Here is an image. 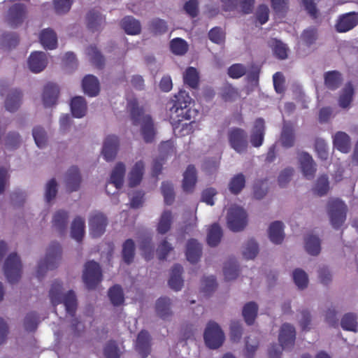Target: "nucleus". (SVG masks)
I'll list each match as a JSON object with an SVG mask.
<instances>
[{
	"label": "nucleus",
	"instance_id": "obj_1",
	"mask_svg": "<svg viewBox=\"0 0 358 358\" xmlns=\"http://www.w3.org/2000/svg\"><path fill=\"white\" fill-rule=\"evenodd\" d=\"M194 103V101L189 93L185 90H180L167 103L169 121L174 130L178 128L183 120H191L189 124H182L180 131H185L182 135L192 132V124L195 122L194 119L199 114V110L192 106Z\"/></svg>",
	"mask_w": 358,
	"mask_h": 358
},
{
	"label": "nucleus",
	"instance_id": "obj_2",
	"mask_svg": "<svg viewBox=\"0 0 358 358\" xmlns=\"http://www.w3.org/2000/svg\"><path fill=\"white\" fill-rule=\"evenodd\" d=\"M127 107L131 123L134 126L140 127V133L143 141L147 143L153 142L156 129L152 116L145 113L144 107L139 106L136 99L130 100Z\"/></svg>",
	"mask_w": 358,
	"mask_h": 358
},
{
	"label": "nucleus",
	"instance_id": "obj_3",
	"mask_svg": "<svg viewBox=\"0 0 358 358\" xmlns=\"http://www.w3.org/2000/svg\"><path fill=\"white\" fill-rule=\"evenodd\" d=\"M49 296L53 306L63 303L66 312L74 317L77 310V299L75 292L69 290L67 293H62V283L60 281L55 280L52 284L49 292Z\"/></svg>",
	"mask_w": 358,
	"mask_h": 358
},
{
	"label": "nucleus",
	"instance_id": "obj_4",
	"mask_svg": "<svg viewBox=\"0 0 358 358\" xmlns=\"http://www.w3.org/2000/svg\"><path fill=\"white\" fill-rule=\"evenodd\" d=\"M296 331L289 324H283L280 328L278 340L280 348L277 344L272 345L268 349L269 358H280L282 350L292 348L294 345Z\"/></svg>",
	"mask_w": 358,
	"mask_h": 358
},
{
	"label": "nucleus",
	"instance_id": "obj_5",
	"mask_svg": "<svg viewBox=\"0 0 358 358\" xmlns=\"http://www.w3.org/2000/svg\"><path fill=\"white\" fill-rule=\"evenodd\" d=\"M61 255L62 248L59 243L57 242L51 243L48 248L45 259L38 265L37 278L43 277L47 270H52L57 268L61 259Z\"/></svg>",
	"mask_w": 358,
	"mask_h": 358
},
{
	"label": "nucleus",
	"instance_id": "obj_6",
	"mask_svg": "<svg viewBox=\"0 0 358 358\" xmlns=\"http://www.w3.org/2000/svg\"><path fill=\"white\" fill-rule=\"evenodd\" d=\"M348 208L339 199H331L328 202L327 213L332 227L338 229L346 220Z\"/></svg>",
	"mask_w": 358,
	"mask_h": 358
},
{
	"label": "nucleus",
	"instance_id": "obj_7",
	"mask_svg": "<svg viewBox=\"0 0 358 358\" xmlns=\"http://www.w3.org/2000/svg\"><path fill=\"white\" fill-rule=\"evenodd\" d=\"M83 282L88 289H94L102 280V272L99 264L94 261L85 264L83 273Z\"/></svg>",
	"mask_w": 358,
	"mask_h": 358
},
{
	"label": "nucleus",
	"instance_id": "obj_8",
	"mask_svg": "<svg viewBox=\"0 0 358 358\" xmlns=\"http://www.w3.org/2000/svg\"><path fill=\"white\" fill-rule=\"evenodd\" d=\"M3 271L10 284L18 282L22 274V263L17 253L13 252L8 255L4 262Z\"/></svg>",
	"mask_w": 358,
	"mask_h": 358
},
{
	"label": "nucleus",
	"instance_id": "obj_9",
	"mask_svg": "<svg viewBox=\"0 0 358 358\" xmlns=\"http://www.w3.org/2000/svg\"><path fill=\"white\" fill-rule=\"evenodd\" d=\"M203 338L206 345L211 349L218 348L224 341L222 330L216 322L213 321L208 323L203 334Z\"/></svg>",
	"mask_w": 358,
	"mask_h": 358
},
{
	"label": "nucleus",
	"instance_id": "obj_10",
	"mask_svg": "<svg viewBox=\"0 0 358 358\" xmlns=\"http://www.w3.org/2000/svg\"><path fill=\"white\" fill-rule=\"evenodd\" d=\"M248 224V216L243 208L237 206H231L227 213V224L233 231H242Z\"/></svg>",
	"mask_w": 358,
	"mask_h": 358
},
{
	"label": "nucleus",
	"instance_id": "obj_11",
	"mask_svg": "<svg viewBox=\"0 0 358 358\" xmlns=\"http://www.w3.org/2000/svg\"><path fill=\"white\" fill-rule=\"evenodd\" d=\"M230 146L237 152L243 153L247 150L248 134L245 130L238 127L231 128L228 132Z\"/></svg>",
	"mask_w": 358,
	"mask_h": 358
},
{
	"label": "nucleus",
	"instance_id": "obj_12",
	"mask_svg": "<svg viewBox=\"0 0 358 358\" xmlns=\"http://www.w3.org/2000/svg\"><path fill=\"white\" fill-rule=\"evenodd\" d=\"M108 224L106 216L99 211H95L89 217V227L90 234L93 238H98L102 236Z\"/></svg>",
	"mask_w": 358,
	"mask_h": 358
},
{
	"label": "nucleus",
	"instance_id": "obj_13",
	"mask_svg": "<svg viewBox=\"0 0 358 358\" xmlns=\"http://www.w3.org/2000/svg\"><path fill=\"white\" fill-rule=\"evenodd\" d=\"M358 24V12H349L341 15L335 24L336 30L339 33L347 32Z\"/></svg>",
	"mask_w": 358,
	"mask_h": 358
},
{
	"label": "nucleus",
	"instance_id": "obj_14",
	"mask_svg": "<svg viewBox=\"0 0 358 358\" xmlns=\"http://www.w3.org/2000/svg\"><path fill=\"white\" fill-rule=\"evenodd\" d=\"M27 14L26 6L22 3H15L10 7L8 13V24L13 28L20 25Z\"/></svg>",
	"mask_w": 358,
	"mask_h": 358
},
{
	"label": "nucleus",
	"instance_id": "obj_15",
	"mask_svg": "<svg viewBox=\"0 0 358 358\" xmlns=\"http://www.w3.org/2000/svg\"><path fill=\"white\" fill-rule=\"evenodd\" d=\"M135 350L141 358H146L151 352V337L146 330H141L136 338Z\"/></svg>",
	"mask_w": 358,
	"mask_h": 358
},
{
	"label": "nucleus",
	"instance_id": "obj_16",
	"mask_svg": "<svg viewBox=\"0 0 358 358\" xmlns=\"http://www.w3.org/2000/svg\"><path fill=\"white\" fill-rule=\"evenodd\" d=\"M299 162L303 175L308 180L313 179L317 169L312 156L306 152H299Z\"/></svg>",
	"mask_w": 358,
	"mask_h": 358
},
{
	"label": "nucleus",
	"instance_id": "obj_17",
	"mask_svg": "<svg viewBox=\"0 0 358 358\" xmlns=\"http://www.w3.org/2000/svg\"><path fill=\"white\" fill-rule=\"evenodd\" d=\"M119 140L115 135L108 136L103 143L101 153L107 162L113 161L117 152Z\"/></svg>",
	"mask_w": 358,
	"mask_h": 358
},
{
	"label": "nucleus",
	"instance_id": "obj_18",
	"mask_svg": "<svg viewBox=\"0 0 358 358\" xmlns=\"http://www.w3.org/2000/svg\"><path fill=\"white\" fill-rule=\"evenodd\" d=\"M265 129L264 120L262 117L256 119L250 135V143L252 146L259 148L263 144Z\"/></svg>",
	"mask_w": 358,
	"mask_h": 358
},
{
	"label": "nucleus",
	"instance_id": "obj_19",
	"mask_svg": "<svg viewBox=\"0 0 358 358\" xmlns=\"http://www.w3.org/2000/svg\"><path fill=\"white\" fill-rule=\"evenodd\" d=\"M47 64V56L43 52H34L30 55L28 59L30 70L36 73L42 71L46 67Z\"/></svg>",
	"mask_w": 358,
	"mask_h": 358
},
{
	"label": "nucleus",
	"instance_id": "obj_20",
	"mask_svg": "<svg viewBox=\"0 0 358 358\" xmlns=\"http://www.w3.org/2000/svg\"><path fill=\"white\" fill-rule=\"evenodd\" d=\"M66 187L68 192L77 191L81 183V176L77 166H71L65 177Z\"/></svg>",
	"mask_w": 358,
	"mask_h": 358
},
{
	"label": "nucleus",
	"instance_id": "obj_21",
	"mask_svg": "<svg viewBox=\"0 0 358 358\" xmlns=\"http://www.w3.org/2000/svg\"><path fill=\"white\" fill-rule=\"evenodd\" d=\"M124 174L125 165L122 162L117 163L111 173L110 182L106 186L107 194H110L108 187L110 184L114 185L117 190L121 189L123 185Z\"/></svg>",
	"mask_w": 358,
	"mask_h": 358
},
{
	"label": "nucleus",
	"instance_id": "obj_22",
	"mask_svg": "<svg viewBox=\"0 0 358 358\" xmlns=\"http://www.w3.org/2000/svg\"><path fill=\"white\" fill-rule=\"evenodd\" d=\"M59 90L57 85L48 83L43 89V103L45 107H51L57 103Z\"/></svg>",
	"mask_w": 358,
	"mask_h": 358
},
{
	"label": "nucleus",
	"instance_id": "obj_23",
	"mask_svg": "<svg viewBox=\"0 0 358 358\" xmlns=\"http://www.w3.org/2000/svg\"><path fill=\"white\" fill-rule=\"evenodd\" d=\"M187 259L192 264L198 262L202 255V246L194 238L189 239L186 245Z\"/></svg>",
	"mask_w": 358,
	"mask_h": 358
},
{
	"label": "nucleus",
	"instance_id": "obj_24",
	"mask_svg": "<svg viewBox=\"0 0 358 358\" xmlns=\"http://www.w3.org/2000/svg\"><path fill=\"white\" fill-rule=\"evenodd\" d=\"M82 87L85 94L91 97L97 96L100 91L99 80L93 75H87L84 77Z\"/></svg>",
	"mask_w": 358,
	"mask_h": 358
},
{
	"label": "nucleus",
	"instance_id": "obj_25",
	"mask_svg": "<svg viewBox=\"0 0 358 358\" xmlns=\"http://www.w3.org/2000/svg\"><path fill=\"white\" fill-rule=\"evenodd\" d=\"M196 180V170L194 165L190 164L187 167L183 174V191L185 192H192L194 189Z\"/></svg>",
	"mask_w": 358,
	"mask_h": 358
},
{
	"label": "nucleus",
	"instance_id": "obj_26",
	"mask_svg": "<svg viewBox=\"0 0 358 358\" xmlns=\"http://www.w3.org/2000/svg\"><path fill=\"white\" fill-rule=\"evenodd\" d=\"M145 164L142 160L136 162L129 173V185L131 187L138 185L143 178Z\"/></svg>",
	"mask_w": 358,
	"mask_h": 358
},
{
	"label": "nucleus",
	"instance_id": "obj_27",
	"mask_svg": "<svg viewBox=\"0 0 358 358\" xmlns=\"http://www.w3.org/2000/svg\"><path fill=\"white\" fill-rule=\"evenodd\" d=\"M22 93L18 90H11L6 94L5 108L8 111L17 110L22 103Z\"/></svg>",
	"mask_w": 358,
	"mask_h": 358
},
{
	"label": "nucleus",
	"instance_id": "obj_28",
	"mask_svg": "<svg viewBox=\"0 0 358 358\" xmlns=\"http://www.w3.org/2000/svg\"><path fill=\"white\" fill-rule=\"evenodd\" d=\"M182 271L183 268L179 264H176L172 267L170 278L169 280V285L175 291L180 290L183 286V280L181 276Z\"/></svg>",
	"mask_w": 358,
	"mask_h": 358
},
{
	"label": "nucleus",
	"instance_id": "obj_29",
	"mask_svg": "<svg viewBox=\"0 0 358 358\" xmlns=\"http://www.w3.org/2000/svg\"><path fill=\"white\" fill-rule=\"evenodd\" d=\"M268 237L275 244H280L285 238L284 224L280 221L272 222L268 228Z\"/></svg>",
	"mask_w": 358,
	"mask_h": 358
},
{
	"label": "nucleus",
	"instance_id": "obj_30",
	"mask_svg": "<svg viewBox=\"0 0 358 358\" xmlns=\"http://www.w3.org/2000/svg\"><path fill=\"white\" fill-rule=\"evenodd\" d=\"M282 147L289 148L294 146L295 142L294 129L291 124H284L280 136Z\"/></svg>",
	"mask_w": 358,
	"mask_h": 358
},
{
	"label": "nucleus",
	"instance_id": "obj_31",
	"mask_svg": "<svg viewBox=\"0 0 358 358\" xmlns=\"http://www.w3.org/2000/svg\"><path fill=\"white\" fill-rule=\"evenodd\" d=\"M40 42L42 45L49 50H54L57 45V37L56 33L50 29H43L40 34Z\"/></svg>",
	"mask_w": 358,
	"mask_h": 358
},
{
	"label": "nucleus",
	"instance_id": "obj_32",
	"mask_svg": "<svg viewBox=\"0 0 358 358\" xmlns=\"http://www.w3.org/2000/svg\"><path fill=\"white\" fill-rule=\"evenodd\" d=\"M334 146L343 153L349 152L350 150V136L343 131H338L333 139Z\"/></svg>",
	"mask_w": 358,
	"mask_h": 358
},
{
	"label": "nucleus",
	"instance_id": "obj_33",
	"mask_svg": "<svg viewBox=\"0 0 358 358\" xmlns=\"http://www.w3.org/2000/svg\"><path fill=\"white\" fill-rule=\"evenodd\" d=\"M71 110L73 117L81 118L87 112V103L83 96H75L71 101Z\"/></svg>",
	"mask_w": 358,
	"mask_h": 358
},
{
	"label": "nucleus",
	"instance_id": "obj_34",
	"mask_svg": "<svg viewBox=\"0 0 358 358\" xmlns=\"http://www.w3.org/2000/svg\"><path fill=\"white\" fill-rule=\"evenodd\" d=\"M105 20L106 18L96 9L90 10L87 15V27L93 31L99 30Z\"/></svg>",
	"mask_w": 358,
	"mask_h": 358
},
{
	"label": "nucleus",
	"instance_id": "obj_35",
	"mask_svg": "<svg viewBox=\"0 0 358 358\" xmlns=\"http://www.w3.org/2000/svg\"><path fill=\"white\" fill-rule=\"evenodd\" d=\"M183 82L185 85L196 90L199 85V74L197 69L194 67L189 66L186 69L183 73Z\"/></svg>",
	"mask_w": 358,
	"mask_h": 358
},
{
	"label": "nucleus",
	"instance_id": "obj_36",
	"mask_svg": "<svg viewBox=\"0 0 358 358\" xmlns=\"http://www.w3.org/2000/svg\"><path fill=\"white\" fill-rule=\"evenodd\" d=\"M121 26L129 35L138 34L141 30L140 22L131 16L124 17L121 21Z\"/></svg>",
	"mask_w": 358,
	"mask_h": 358
},
{
	"label": "nucleus",
	"instance_id": "obj_37",
	"mask_svg": "<svg viewBox=\"0 0 358 358\" xmlns=\"http://www.w3.org/2000/svg\"><path fill=\"white\" fill-rule=\"evenodd\" d=\"M171 299L168 297H161L157 299L155 305L156 313L163 320L168 319L172 315L170 308Z\"/></svg>",
	"mask_w": 358,
	"mask_h": 358
},
{
	"label": "nucleus",
	"instance_id": "obj_38",
	"mask_svg": "<svg viewBox=\"0 0 358 358\" xmlns=\"http://www.w3.org/2000/svg\"><path fill=\"white\" fill-rule=\"evenodd\" d=\"M85 220L80 216L75 217L71 227V237L78 242H80L85 234Z\"/></svg>",
	"mask_w": 358,
	"mask_h": 358
},
{
	"label": "nucleus",
	"instance_id": "obj_39",
	"mask_svg": "<svg viewBox=\"0 0 358 358\" xmlns=\"http://www.w3.org/2000/svg\"><path fill=\"white\" fill-rule=\"evenodd\" d=\"M223 272L224 278L227 281L235 280L238 276V265L234 257L229 258L227 262L224 264Z\"/></svg>",
	"mask_w": 358,
	"mask_h": 358
},
{
	"label": "nucleus",
	"instance_id": "obj_40",
	"mask_svg": "<svg viewBox=\"0 0 358 358\" xmlns=\"http://www.w3.org/2000/svg\"><path fill=\"white\" fill-rule=\"evenodd\" d=\"M222 237V230L217 223L213 224L208 229L207 243L211 247L217 246Z\"/></svg>",
	"mask_w": 358,
	"mask_h": 358
},
{
	"label": "nucleus",
	"instance_id": "obj_41",
	"mask_svg": "<svg viewBox=\"0 0 358 358\" xmlns=\"http://www.w3.org/2000/svg\"><path fill=\"white\" fill-rule=\"evenodd\" d=\"M173 222V215L171 210H164L162 213L157 227V231L160 234H166L171 229Z\"/></svg>",
	"mask_w": 358,
	"mask_h": 358
},
{
	"label": "nucleus",
	"instance_id": "obj_42",
	"mask_svg": "<svg viewBox=\"0 0 358 358\" xmlns=\"http://www.w3.org/2000/svg\"><path fill=\"white\" fill-rule=\"evenodd\" d=\"M136 245L134 241L131 239H127L122 244V257L127 264L133 262L135 256Z\"/></svg>",
	"mask_w": 358,
	"mask_h": 358
},
{
	"label": "nucleus",
	"instance_id": "obj_43",
	"mask_svg": "<svg viewBox=\"0 0 358 358\" xmlns=\"http://www.w3.org/2000/svg\"><path fill=\"white\" fill-rule=\"evenodd\" d=\"M68 213L66 211L60 210L57 211L52 219V226L60 234H63L66 229L68 223Z\"/></svg>",
	"mask_w": 358,
	"mask_h": 358
},
{
	"label": "nucleus",
	"instance_id": "obj_44",
	"mask_svg": "<svg viewBox=\"0 0 358 358\" xmlns=\"http://www.w3.org/2000/svg\"><path fill=\"white\" fill-rule=\"evenodd\" d=\"M257 311L258 306L255 302H248L243 306L242 314L247 324H253L257 315Z\"/></svg>",
	"mask_w": 358,
	"mask_h": 358
},
{
	"label": "nucleus",
	"instance_id": "obj_45",
	"mask_svg": "<svg viewBox=\"0 0 358 358\" xmlns=\"http://www.w3.org/2000/svg\"><path fill=\"white\" fill-rule=\"evenodd\" d=\"M342 77L341 73L337 71H331L325 73L324 84L326 87L331 90H335L341 84Z\"/></svg>",
	"mask_w": 358,
	"mask_h": 358
},
{
	"label": "nucleus",
	"instance_id": "obj_46",
	"mask_svg": "<svg viewBox=\"0 0 358 358\" xmlns=\"http://www.w3.org/2000/svg\"><path fill=\"white\" fill-rule=\"evenodd\" d=\"M220 96L224 101L232 102L239 97V93L232 85L226 83L220 89Z\"/></svg>",
	"mask_w": 358,
	"mask_h": 358
},
{
	"label": "nucleus",
	"instance_id": "obj_47",
	"mask_svg": "<svg viewBox=\"0 0 358 358\" xmlns=\"http://www.w3.org/2000/svg\"><path fill=\"white\" fill-rule=\"evenodd\" d=\"M305 248L309 255H317L321 250L320 238L312 234L308 235L305 239Z\"/></svg>",
	"mask_w": 358,
	"mask_h": 358
},
{
	"label": "nucleus",
	"instance_id": "obj_48",
	"mask_svg": "<svg viewBox=\"0 0 358 358\" xmlns=\"http://www.w3.org/2000/svg\"><path fill=\"white\" fill-rule=\"evenodd\" d=\"M108 294L110 302L115 306H120L124 301L123 290L119 285H115L110 287Z\"/></svg>",
	"mask_w": 358,
	"mask_h": 358
},
{
	"label": "nucleus",
	"instance_id": "obj_49",
	"mask_svg": "<svg viewBox=\"0 0 358 358\" xmlns=\"http://www.w3.org/2000/svg\"><path fill=\"white\" fill-rule=\"evenodd\" d=\"M87 55L92 64L97 69H101L103 67L105 64L104 57L96 46L90 45L87 48Z\"/></svg>",
	"mask_w": 358,
	"mask_h": 358
},
{
	"label": "nucleus",
	"instance_id": "obj_50",
	"mask_svg": "<svg viewBox=\"0 0 358 358\" xmlns=\"http://www.w3.org/2000/svg\"><path fill=\"white\" fill-rule=\"evenodd\" d=\"M87 55L92 64L97 69H101L103 67L105 64L104 57L96 46L90 45L87 48Z\"/></svg>",
	"mask_w": 358,
	"mask_h": 358
},
{
	"label": "nucleus",
	"instance_id": "obj_51",
	"mask_svg": "<svg viewBox=\"0 0 358 358\" xmlns=\"http://www.w3.org/2000/svg\"><path fill=\"white\" fill-rule=\"evenodd\" d=\"M245 185V178L243 173L234 176L229 183V189L231 193L238 194Z\"/></svg>",
	"mask_w": 358,
	"mask_h": 358
},
{
	"label": "nucleus",
	"instance_id": "obj_52",
	"mask_svg": "<svg viewBox=\"0 0 358 358\" xmlns=\"http://www.w3.org/2000/svg\"><path fill=\"white\" fill-rule=\"evenodd\" d=\"M353 94V86L351 83H348L345 85L339 97V106L343 108L348 107L352 101Z\"/></svg>",
	"mask_w": 358,
	"mask_h": 358
},
{
	"label": "nucleus",
	"instance_id": "obj_53",
	"mask_svg": "<svg viewBox=\"0 0 358 358\" xmlns=\"http://www.w3.org/2000/svg\"><path fill=\"white\" fill-rule=\"evenodd\" d=\"M162 194L164 196L165 204L170 206L175 200V192L173 185L168 181H164L161 186Z\"/></svg>",
	"mask_w": 358,
	"mask_h": 358
},
{
	"label": "nucleus",
	"instance_id": "obj_54",
	"mask_svg": "<svg viewBox=\"0 0 358 358\" xmlns=\"http://www.w3.org/2000/svg\"><path fill=\"white\" fill-rule=\"evenodd\" d=\"M341 325L344 330L357 331V316L353 313H347L341 319Z\"/></svg>",
	"mask_w": 358,
	"mask_h": 358
},
{
	"label": "nucleus",
	"instance_id": "obj_55",
	"mask_svg": "<svg viewBox=\"0 0 358 358\" xmlns=\"http://www.w3.org/2000/svg\"><path fill=\"white\" fill-rule=\"evenodd\" d=\"M170 48L172 52L177 55H183L188 50L186 41L180 38L173 39L170 43Z\"/></svg>",
	"mask_w": 358,
	"mask_h": 358
},
{
	"label": "nucleus",
	"instance_id": "obj_56",
	"mask_svg": "<svg viewBox=\"0 0 358 358\" xmlns=\"http://www.w3.org/2000/svg\"><path fill=\"white\" fill-rule=\"evenodd\" d=\"M106 358H120L121 352L115 341H109L103 349Z\"/></svg>",
	"mask_w": 358,
	"mask_h": 358
},
{
	"label": "nucleus",
	"instance_id": "obj_57",
	"mask_svg": "<svg viewBox=\"0 0 358 358\" xmlns=\"http://www.w3.org/2000/svg\"><path fill=\"white\" fill-rule=\"evenodd\" d=\"M293 280L296 285L301 289L308 286V275L306 272L301 268H296L293 271Z\"/></svg>",
	"mask_w": 358,
	"mask_h": 358
},
{
	"label": "nucleus",
	"instance_id": "obj_58",
	"mask_svg": "<svg viewBox=\"0 0 358 358\" xmlns=\"http://www.w3.org/2000/svg\"><path fill=\"white\" fill-rule=\"evenodd\" d=\"M329 189V179L327 175H322L317 180L314 192L318 196L325 195Z\"/></svg>",
	"mask_w": 358,
	"mask_h": 358
},
{
	"label": "nucleus",
	"instance_id": "obj_59",
	"mask_svg": "<svg viewBox=\"0 0 358 358\" xmlns=\"http://www.w3.org/2000/svg\"><path fill=\"white\" fill-rule=\"evenodd\" d=\"M39 317L36 312L27 314L24 320V327L27 331H34L38 324Z\"/></svg>",
	"mask_w": 358,
	"mask_h": 358
},
{
	"label": "nucleus",
	"instance_id": "obj_60",
	"mask_svg": "<svg viewBox=\"0 0 358 358\" xmlns=\"http://www.w3.org/2000/svg\"><path fill=\"white\" fill-rule=\"evenodd\" d=\"M301 38L307 46H310L317 39V29L313 27L307 28L302 32Z\"/></svg>",
	"mask_w": 358,
	"mask_h": 358
},
{
	"label": "nucleus",
	"instance_id": "obj_61",
	"mask_svg": "<svg viewBox=\"0 0 358 358\" xmlns=\"http://www.w3.org/2000/svg\"><path fill=\"white\" fill-rule=\"evenodd\" d=\"M32 135L36 145L43 148L47 143V136L44 129L41 127H36L33 129Z\"/></svg>",
	"mask_w": 358,
	"mask_h": 358
},
{
	"label": "nucleus",
	"instance_id": "obj_62",
	"mask_svg": "<svg viewBox=\"0 0 358 358\" xmlns=\"http://www.w3.org/2000/svg\"><path fill=\"white\" fill-rule=\"evenodd\" d=\"M258 252V244L254 239H250L246 243L243 255L247 259H252L257 256Z\"/></svg>",
	"mask_w": 358,
	"mask_h": 358
},
{
	"label": "nucleus",
	"instance_id": "obj_63",
	"mask_svg": "<svg viewBox=\"0 0 358 358\" xmlns=\"http://www.w3.org/2000/svg\"><path fill=\"white\" fill-rule=\"evenodd\" d=\"M303 6L308 15L313 20H316L320 16V10L317 7V3L314 0H301Z\"/></svg>",
	"mask_w": 358,
	"mask_h": 358
},
{
	"label": "nucleus",
	"instance_id": "obj_64",
	"mask_svg": "<svg viewBox=\"0 0 358 358\" xmlns=\"http://www.w3.org/2000/svg\"><path fill=\"white\" fill-rule=\"evenodd\" d=\"M247 69L242 64H232L229 69L227 73L229 76L233 79H238L241 78L246 73Z\"/></svg>",
	"mask_w": 358,
	"mask_h": 358
}]
</instances>
